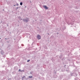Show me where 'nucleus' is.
I'll return each instance as SVG.
<instances>
[{"label": "nucleus", "instance_id": "obj_5", "mask_svg": "<svg viewBox=\"0 0 80 80\" xmlns=\"http://www.w3.org/2000/svg\"><path fill=\"white\" fill-rule=\"evenodd\" d=\"M23 5V2H20V5Z\"/></svg>", "mask_w": 80, "mask_h": 80}, {"label": "nucleus", "instance_id": "obj_24", "mask_svg": "<svg viewBox=\"0 0 80 80\" xmlns=\"http://www.w3.org/2000/svg\"><path fill=\"white\" fill-rule=\"evenodd\" d=\"M66 66V65H65V66Z\"/></svg>", "mask_w": 80, "mask_h": 80}, {"label": "nucleus", "instance_id": "obj_3", "mask_svg": "<svg viewBox=\"0 0 80 80\" xmlns=\"http://www.w3.org/2000/svg\"><path fill=\"white\" fill-rule=\"evenodd\" d=\"M43 7H44V8H45V9H46V10H47V9H48V8L47 7V6H46L45 5H43Z\"/></svg>", "mask_w": 80, "mask_h": 80}, {"label": "nucleus", "instance_id": "obj_12", "mask_svg": "<svg viewBox=\"0 0 80 80\" xmlns=\"http://www.w3.org/2000/svg\"><path fill=\"white\" fill-rule=\"evenodd\" d=\"M22 80H23V77H22Z\"/></svg>", "mask_w": 80, "mask_h": 80}, {"label": "nucleus", "instance_id": "obj_20", "mask_svg": "<svg viewBox=\"0 0 80 80\" xmlns=\"http://www.w3.org/2000/svg\"><path fill=\"white\" fill-rule=\"evenodd\" d=\"M70 24H69V23H68V25H70Z\"/></svg>", "mask_w": 80, "mask_h": 80}, {"label": "nucleus", "instance_id": "obj_26", "mask_svg": "<svg viewBox=\"0 0 80 80\" xmlns=\"http://www.w3.org/2000/svg\"><path fill=\"white\" fill-rule=\"evenodd\" d=\"M71 75V76L72 75Z\"/></svg>", "mask_w": 80, "mask_h": 80}, {"label": "nucleus", "instance_id": "obj_18", "mask_svg": "<svg viewBox=\"0 0 80 80\" xmlns=\"http://www.w3.org/2000/svg\"><path fill=\"white\" fill-rule=\"evenodd\" d=\"M5 39L6 40H7V38H5Z\"/></svg>", "mask_w": 80, "mask_h": 80}, {"label": "nucleus", "instance_id": "obj_25", "mask_svg": "<svg viewBox=\"0 0 80 80\" xmlns=\"http://www.w3.org/2000/svg\"><path fill=\"white\" fill-rule=\"evenodd\" d=\"M0 39H1V38H0Z\"/></svg>", "mask_w": 80, "mask_h": 80}, {"label": "nucleus", "instance_id": "obj_15", "mask_svg": "<svg viewBox=\"0 0 80 80\" xmlns=\"http://www.w3.org/2000/svg\"><path fill=\"white\" fill-rule=\"evenodd\" d=\"M4 57H5V56H3Z\"/></svg>", "mask_w": 80, "mask_h": 80}, {"label": "nucleus", "instance_id": "obj_8", "mask_svg": "<svg viewBox=\"0 0 80 80\" xmlns=\"http://www.w3.org/2000/svg\"><path fill=\"white\" fill-rule=\"evenodd\" d=\"M29 78H32V76H29Z\"/></svg>", "mask_w": 80, "mask_h": 80}, {"label": "nucleus", "instance_id": "obj_14", "mask_svg": "<svg viewBox=\"0 0 80 80\" xmlns=\"http://www.w3.org/2000/svg\"><path fill=\"white\" fill-rule=\"evenodd\" d=\"M21 45H22V46H23V44H22Z\"/></svg>", "mask_w": 80, "mask_h": 80}, {"label": "nucleus", "instance_id": "obj_2", "mask_svg": "<svg viewBox=\"0 0 80 80\" xmlns=\"http://www.w3.org/2000/svg\"><path fill=\"white\" fill-rule=\"evenodd\" d=\"M37 38L38 40H40L41 39V36L39 35H38L37 36Z\"/></svg>", "mask_w": 80, "mask_h": 80}, {"label": "nucleus", "instance_id": "obj_16", "mask_svg": "<svg viewBox=\"0 0 80 80\" xmlns=\"http://www.w3.org/2000/svg\"><path fill=\"white\" fill-rule=\"evenodd\" d=\"M74 80H77V79H76V78H74Z\"/></svg>", "mask_w": 80, "mask_h": 80}, {"label": "nucleus", "instance_id": "obj_22", "mask_svg": "<svg viewBox=\"0 0 80 80\" xmlns=\"http://www.w3.org/2000/svg\"><path fill=\"white\" fill-rule=\"evenodd\" d=\"M30 73H31V74H32V72H31Z\"/></svg>", "mask_w": 80, "mask_h": 80}, {"label": "nucleus", "instance_id": "obj_21", "mask_svg": "<svg viewBox=\"0 0 80 80\" xmlns=\"http://www.w3.org/2000/svg\"><path fill=\"white\" fill-rule=\"evenodd\" d=\"M66 71H67V72H68V70H66Z\"/></svg>", "mask_w": 80, "mask_h": 80}, {"label": "nucleus", "instance_id": "obj_6", "mask_svg": "<svg viewBox=\"0 0 80 80\" xmlns=\"http://www.w3.org/2000/svg\"><path fill=\"white\" fill-rule=\"evenodd\" d=\"M77 75V74H76V73L74 74V76H75V77H76Z\"/></svg>", "mask_w": 80, "mask_h": 80}, {"label": "nucleus", "instance_id": "obj_10", "mask_svg": "<svg viewBox=\"0 0 80 80\" xmlns=\"http://www.w3.org/2000/svg\"><path fill=\"white\" fill-rule=\"evenodd\" d=\"M16 5H17V6H18V4L17 3V4H16Z\"/></svg>", "mask_w": 80, "mask_h": 80}, {"label": "nucleus", "instance_id": "obj_13", "mask_svg": "<svg viewBox=\"0 0 80 80\" xmlns=\"http://www.w3.org/2000/svg\"><path fill=\"white\" fill-rule=\"evenodd\" d=\"M23 77V78H25V76H23V77Z\"/></svg>", "mask_w": 80, "mask_h": 80}, {"label": "nucleus", "instance_id": "obj_4", "mask_svg": "<svg viewBox=\"0 0 80 80\" xmlns=\"http://www.w3.org/2000/svg\"><path fill=\"white\" fill-rule=\"evenodd\" d=\"M1 54L2 55H4V51L2 50L1 52Z\"/></svg>", "mask_w": 80, "mask_h": 80}, {"label": "nucleus", "instance_id": "obj_9", "mask_svg": "<svg viewBox=\"0 0 80 80\" xmlns=\"http://www.w3.org/2000/svg\"><path fill=\"white\" fill-rule=\"evenodd\" d=\"M18 18L19 19H21V17L20 16Z\"/></svg>", "mask_w": 80, "mask_h": 80}, {"label": "nucleus", "instance_id": "obj_17", "mask_svg": "<svg viewBox=\"0 0 80 80\" xmlns=\"http://www.w3.org/2000/svg\"><path fill=\"white\" fill-rule=\"evenodd\" d=\"M16 8H17V9H18V7H17Z\"/></svg>", "mask_w": 80, "mask_h": 80}, {"label": "nucleus", "instance_id": "obj_11", "mask_svg": "<svg viewBox=\"0 0 80 80\" xmlns=\"http://www.w3.org/2000/svg\"><path fill=\"white\" fill-rule=\"evenodd\" d=\"M21 70H20V69H19L18 70V72H20Z\"/></svg>", "mask_w": 80, "mask_h": 80}, {"label": "nucleus", "instance_id": "obj_7", "mask_svg": "<svg viewBox=\"0 0 80 80\" xmlns=\"http://www.w3.org/2000/svg\"><path fill=\"white\" fill-rule=\"evenodd\" d=\"M30 60H28L27 61V62H30Z\"/></svg>", "mask_w": 80, "mask_h": 80}, {"label": "nucleus", "instance_id": "obj_1", "mask_svg": "<svg viewBox=\"0 0 80 80\" xmlns=\"http://www.w3.org/2000/svg\"><path fill=\"white\" fill-rule=\"evenodd\" d=\"M23 21L24 22H28L29 21V19L28 18H24L23 19Z\"/></svg>", "mask_w": 80, "mask_h": 80}, {"label": "nucleus", "instance_id": "obj_19", "mask_svg": "<svg viewBox=\"0 0 80 80\" xmlns=\"http://www.w3.org/2000/svg\"><path fill=\"white\" fill-rule=\"evenodd\" d=\"M21 20H23V19H21Z\"/></svg>", "mask_w": 80, "mask_h": 80}, {"label": "nucleus", "instance_id": "obj_23", "mask_svg": "<svg viewBox=\"0 0 80 80\" xmlns=\"http://www.w3.org/2000/svg\"><path fill=\"white\" fill-rule=\"evenodd\" d=\"M14 6H15V5H14Z\"/></svg>", "mask_w": 80, "mask_h": 80}]
</instances>
